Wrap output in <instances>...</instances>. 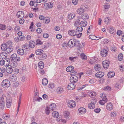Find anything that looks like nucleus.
Here are the masks:
<instances>
[{
    "label": "nucleus",
    "mask_w": 124,
    "mask_h": 124,
    "mask_svg": "<svg viewBox=\"0 0 124 124\" xmlns=\"http://www.w3.org/2000/svg\"><path fill=\"white\" fill-rule=\"evenodd\" d=\"M44 64L42 61L39 62L38 63V66L40 69H42L44 68Z\"/></svg>",
    "instance_id": "obj_38"
},
{
    "label": "nucleus",
    "mask_w": 124,
    "mask_h": 124,
    "mask_svg": "<svg viewBox=\"0 0 124 124\" xmlns=\"http://www.w3.org/2000/svg\"><path fill=\"white\" fill-rule=\"evenodd\" d=\"M43 50L41 49H39L35 51L36 54L39 56L40 55L42 54L43 53Z\"/></svg>",
    "instance_id": "obj_23"
},
{
    "label": "nucleus",
    "mask_w": 124,
    "mask_h": 124,
    "mask_svg": "<svg viewBox=\"0 0 124 124\" xmlns=\"http://www.w3.org/2000/svg\"><path fill=\"white\" fill-rule=\"evenodd\" d=\"M10 59L12 61H16L19 62L21 60L20 58L18 57L16 54H14L11 56Z\"/></svg>",
    "instance_id": "obj_3"
},
{
    "label": "nucleus",
    "mask_w": 124,
    "mask_h": 124,
    "mask_svg": "<svg viewBox=\"0 0 124 124\" xmlns=\"http://www.w3.org/2000/svg\"><path fill=\"white\" fill-rule=\"evenodd\" d=\"M104 96L103 97L102 96V99L101 100H100L99 101V102L100 104L101 105H104V104L107 101V99L106 98V96H105V94H104ZM103 95V94H102V96Z\"/></svg>",
    "instance_id": "obj_6"
},
{
    "label": "nucleus",
    "mask_w": 124,
    "mask_h": 124,
    "mask_svg": "<svg viewBox=\"0 0 124 124\" xmlns=\"http://www.w3.org/2000/svg\"><path fill=\"white\" fill-rule=\"evenodd\" d=\"M12 100L10 98H7L6 101V105L8 108H9L11 104Z\"/></svg>",
    "instance_id": "obj_8"
},
{
    "label": "nucleus",
    "mask_w": 124,
    "mask_h": 124,
    "mask_svg": "<svg viewBox=\"0 0 124 124\" xmlns=\"http://www.w3.org/2000/svg\"><path fill=\"white\" fill-rule=\"evenodd\" d=\"M74 68L72 66H69L67 68L66 70L67 72H70Z\"/></svg>",
    "instance_id": "obj_44"
},
{
    "label": "nucleus",
    "mask_w": 124,
    "mask_h": 124,
    "mask_svg": "<svg viewBox=\"0 0 124 124\" xmlns=\"http://www.w3.org/2000/svg\"><path fill=\"white\" fill-rule=\"evenodd\" d=\"M115 73L114 72H109L108 74V76L109 78H111L114 77Z\"/></svg>",
    "instance_id": "obj_28"
},
{
    "label": "nucleus",
    "mask_w": 124,
    "mask_h": 124,
    "mask_svg": "<svg viewBox=\"0 0 124 124\" xmlns=\"http://www.w3.org/2000/svg\"><path fill=\"white\" fill-rule=\"evenodd\" d=\"M68 106L70 108H73L76 106L75 102L73 100L69 101L68 102Z\"/></svg>",
    "instance_id": "obj_7"
},
{
    "label": "nucleus",
    "mask_w": 124,
    "mask_h": 124,
    "mask_svg": "<svg viewBox=\"0 0 124 124\" xmlns=\"http://www.w3.org/2000/svg\"><path fill=\"white\" fill-rule=\"evenodd\" d=\"M123 55L122 53L120 54L118 56V59L120 61L123 59Z\"/></svg>",
    "instance_id": "obj_51"
},
{
    "label": "nucleus",
    "mask_w": 124,
    "mask_h": 124,
    "mask_svg": "<svg viewBox=\"0 0 124 124\" xmlns=\"http://www.w3.org/2000/svg\"><path fill=\"white\" fill-rule=\"evenodd\" d=\"M24 16V14L23 11H19L16 14L17 17L20 18H22Z\"/></svg>",
    "instance_id": "obj_10"
},
{
    "label": "nucleus",
    "mask_w": 124,
    "mask_h": 124,
    "mask_svg": "<svg viewBox=\"0 0 124 124\" xmlns=\"http://www.w3.org/2000/svg\"><path fill=\"white\" fill-rule=\"evenodd\" d=\"M6 26L2 24H0V29L1 30H4L6 29Z\"/></svg>",
    "instance_id": "obj_50"
},
{
    "label": "nucleus",
    "mask_w": 124,
    "mask_h": 124,
    "mask_svg": "<svg viewBox=\"0 0 124 124\" xmlns=\"http://www.w3.org/2000/svg\"><path fill=\"white\" fill-rule=\"evenodd\" d=\"M18 54L20 55H23L24 53L23 50L22 49H19L17 50Z\"/></svg>",
    "instance_id": "obj_37"
},
{
    "label": "nucleus",
    "mask_w": 124,
    "mask_h": 124,
    "mask_svg": "<svg viewBox=\"0 0 124 124\" xmlns=\"http://www.w3.org/2000/svg\"><path fill=\"white\" fill-rule=\"evenodd\" d=\"M69 35L71 36H74L77 34L73 30L69 31L68 32Z\"/></svg>",
    "instance_id": "obj_21"
},
{
    "label": "nucleus",
    "mask_w": 124,
    "mask_h": 124,
    "mask_svg": "<svg viewBox=\"0 0 124 124\" xmlns=\"http://www.w3.org/2000/svg\"><path fill=\"white\" fill-rule=\"evenodd\" d=\"M69 114V112L68 111H65L64 112V115L66 118L68 117Z\"/></svg>",
    "instance_id": "obj_52"
},
{
    "label": "nucleus",
    "mask_w": 124,
    "mask_h": 124,
    "mask_svg": "<svg viewBox=\"0 0 124 124\" xmlns=\"http://www.w3.org/2000/svg\"><path fill=\"white\" fill-rule=\"evenodd\" d=\"M1 85L2 87L6 88L10 86V83L9 81L6 79L2 82Z\"/></svg>",
    "instance_id": "obj_1"
},
{
    "label": "nucleus",
    "mask_w": 124,
    "mask_h": 124,
    "mask_svg": "<svg viewBox=\"0 0 124 124\" xmlns=\"http://www.w3.org/2000/svg\"><path fill=\"white\" fill-rule=\"evenodd\" d=\"M22 48L24 50H30L29 45L27 44H24L22 46Z\"/></svg>",
    "instance_id": "obj_34"
},
{
    "label": "nucleus",
    "mask_w": 124,
    "mask_h": 124,
    "mask_svg": "<svg viewBox=\"0 0 124 124\" xmlns=\"http://www.w3.org/2000/svg\"><path fill=\"white\" fill-rule=\"evenodd\" d=\"M42 44V42L40 40L37 39L36 41V45H40Z\"/></svg>",
    "instance_id": "obj_56"
},
{
    "label": "nucleus",
    "mask_w": 124,
    "mask_h": 124,
    "mask_svg": "<svg viewBox=\"0 0 124 124\" xmlns=\"http://www.w3.org/2000/svg\"><path fill=\"white\" fill-rule=\"evenodd\" d=\"M109 64V62L108 61L106 60L102 62V65L104 69H107L108 67Z\"/></svg>",
    "instance_id": "obj_13"
},
{
    "label": "nucleus",
    "mask_w": 124,
    "mask_h": 124,
    "mask_svg": "<svg viewBox=\"0 0 124 124\" xmlns=\"http://www.w3.org/2000/svg\"><path fill=\"white\" fill-rule=\"evenodd\" d=\"M89 94L90 96L92 98L94 97L96 95V93L93 91H91Z\"/></svg>",
    "instance_id": "obj_43"
},
{
    "label": "nucleus",
    "mask_w": 124,
    "mask_h": 124,
    "mask_svg": "<svg viewBox=\"0 0 124 124\" xmlns=\"http://www.w3.org/2000/svg\"><path fill=\"white\" fill-rule=\"evenodd\" d=\"M88 107L90 109H93L95 108L94 102L89 103L88 105Z\"/></svg>",
    "instance_id": "obj_18"
},
{
    "label": "nucleus",
    "mask_w": 124,
    "mask_h": 124,
    "mask_svg": "<svg viewBox=\"0 0 124 124\" xmlns=\"http://www.w3.org/2000/svg\"><path fill=\"white\" fill-rule=\"evenodd\" d=\"M78 111L80 114H84L86 112V109L83 107L79 108L78 110Z\"/></svg>",
    "instance_id": "obj_16"
},
{
    "label": "nucleus",
    "mask_w": 124,
    "mask_h": 124,
    "mask_svg": "<svg viewBox=\"0 0 124 124\" xmlns=\"http://www.w3.org/2000/svg\"><path fill=\"white\" fill-rule=\"evenodd\" d=\"M97 62L96 59L93 58H92L89 62V63L91 64H95Z\"/></svg>",
    "instance_id": "obj_26"
},
{
    "label": "nucleus",
    "mask_w": 124,
    "mask_h": 124,
    "mask_svg": "<svg viewBox=\"0 0 124 124\" xmlns=\"http://www.w3.org/2000/svg\"><path fill=\"white\" fill-rule=\"evenodd\" d=\"M75 16V15L74 13H71L69 14L68 16V17L69 19L71 20Z\"/></svg>",
    "instance_id": "obj_39"
},
{
    "label": "nucleus",
    "mask_w": 124,
    "mask_h": 124,
    "mask_svg": "<svg viewBox=\"0 0 124 124\" xmlns=\"http://www.w3.org/2000/svg\"><path fill=\"white\" fill-rule=\"evenodd\" d=\"M7 47V46L5 43H3L1 45V48L3 51H5Z\"/></svg>",
    "instance_id": "obj_25"
},
{
    "label": "nucleus",
    "mask_w": 124,
    "mask_h": 124,
    "mask_svg": "<svg viewBox=\"0 0 124 124\" xmlns=\"http://www.w3.org/2000/svg\"><path fill=\"white\" fill-rule=\"evenodd\" d=\"M104 21L105 23L108 24L110 22V19L108 17H107L104 19Z\"/></svg>",
    "instance_id": "obj_48"
},
{
    "label": "nucleus",
    "mask_w": 124,
    "mask_h": 124,
    "mask_svg": "<svg viewBox=\"0 0 124 124\" xmlns=\"http://www.w3.org/2000/svg\"><path fill=\"white\" fill-rule=\"evenodd\" d=\"M56 92L58 94H61L63 93L64 90L62 87H59L56 89Z\"/></svg>",
    "instance_id": "obj_14"
},
{
    "label": "nucleus",
    "mask_w": 124,
    "mask_h": 124,
    "mask_svg": "<svg viewBox=\"0 0 124 124\" xmlns=\"http://www.w3.org/2000/svg\"><path fill=\"white\" fill-rule=\"evenodd\" d=\"M17 79V77L15 75H13L10 76L9 78V79L12 82H14L16 81Z\"/></svg>",
    "instance_id": "obj_19"
},
{
    "label": "nucleus",
    "mask_w": 124,
    "mask_h": 124,
    "mask_svg": "<svg viewBox=\"0 0 124 124\" xmlns=\"http://www.w3.org/2000/svg\"><path fill=\"white\" fill-rule=\"evenodd\" d=\"M78 79V77L76 76H74L70 77V81L71 83L75 84L77 82Z\"/></svg>",
    "instance_id": "obj_5"
},
{
    "label": "nucleus",
    "mask_w": 124,
    "mask_h": 124,
    "mask_svg": "<svg viewBox=\"0 0 124 124\" xmlns=\"http://www.w3.org/2000/svg\"><path fill=\"white\" fill-rule=\"evenodd\" d=\"M87 84H86L85 85H82L80 87H79L78 88V90H81L82 89L85 87L87 85Z\"/></svg>",
    "instance_id": "obj_60"
},
{
    "label": "nucleus",
    "mask_w": 124,
    "mask_h": 124,
    "mask_svg": "<svg viewBox=\"0 0 124 124\" xmlns=\"http://www.w3.org/2000/svg\"><path fill=\"white\" fill-rule=\"evenodd\" d=\"M12 61V62L11 64V65L10 66H11V67H12L13 68H14L16 67L17 65L18 62H17L16 61Z\"/></svg>",
    "instance_id": "obj_31"
},
{
    "label": "nucleus",
    "mask_w": 124,
    "mask_h": 124,
    "mask_svg": "<svg viewBox=\"0 0 124 124\" xmlns=\"http://www.w3.org/2000/svg\"><path fill=\"white\" fill-rule=\"evenodd\" d=\"M59 115V113L57 112L54 111L52 113V116L55 118H58Z\"/></svg>",
    "instance_id": "obj_29"
},
{
    "label": "nucleus",
    "mask_w": 124,
    "mask_h": 124,
    "mask_svg": "<svg viewBox=\"0 0 124 124\" xmlns=\"http://www.w3.org/2000/svg\"><path fill=\"white\" fill-rule=\"evenodd\" d=\"M13 48L12 47H7L5 50L7 53L9 54L11 52L13 51Z\"/></svg>",
    "instance_id": "obj_33"
},
{
    "label": "nucleus",
    "mask_w": 124,
    "mask_h": 124,
    "mask_svg": "<svg viewBox=\"0 0 124 124\" xmlns=\"http://www.w3.org/2000/svg\"><path fill=\"white\" fill-rule=\"evenodd\" d=\"M46 54L43 52L42 54H41L39 56L38 58L40 60H43L46 59Z\"/></svg>",
    "instance_id": "obj_15"
},
{
    "label": "nucleus",
    "mask_w": 124,
    "mask_h": 124,
    "mask_svg": "<svg viewBox=\"0 0 124 124\" xmlns=\"http://www.w3.org/2000/svg\"><path fill=\"white\" fill-rule=\"evenodd\" d=\"M2 117L4 120H7L10 118V115L7 113H4L2 115Z\"/></svg>",
    "instance_id": "obj_20"
},
{
    "label": "nucleus",
    "mask_w": 124,
    "mask_h": 124,
    "mask_svg": "<svg viewBox=\"0 0 124 124\" xmlns=\"http://www.w3.org/2000/svg\"><path fill=\"white\" fill-rule=\"evenodd\" d=\"M104 8L106 9H108L110 7L109 5L108 4H105L104 5Z\"/></svg>",
    "instance_id": "obj_59"
},
{
    "label": "nucleus",
    "mask_w": 124,
    "mask_h": 124,
    "mask_svg": "<svg viewBox=\"0 0 124 124\" xmlns=\"http://www.w3.org/2000/svg\"><path fill=\"white\" fill-rule=\"evenodd\" d=\"M111 50L112 51L115 52L116 51V47L112 45L111 47Z\"/></svg>",
    "instance_id": "obj_58"
},
{
    "label": "nucleus",
    "mask_w": 124,
    "mask_h": 124,
    "mask_svg": "<svg viewBox=\"0 0 124 124\" xmlns=\"http://www.w3.org/2000/svg\"><path fill=\"white\" fill-rule=\"evenodd\" d=\"M75 86L76 85L74 83H71L69 84L67 87L69 90H72L75 88Z\"/></svg>",
    "instance_id": "obj_11"
},
{
    "label": "nucleus",
    "mask_w": 124,
    "mask_h": 124,
    "mask_svg": "<svg viewBox=\"0 0 124 124\" xmlns=\"http://www.w3.org/2000/svg\"><path fill=\"white\" fill-rule=\"evenodd\" d=\"M35 42L33 41L30 40L29 42V47L32 48L34 47L35 46Z\"/></svg>",
    "instance_id": "obj_22"
},
{
    "label": "nucleus",
    "mask_w": 124,
    "mask_h": 124,
    "mask_svg": "<svg viewBox=\"0 0 124 124\" xmlns=\"http://www.w3.org/2000/svg\"><path fill=\"white\" fill-rule=\"evenodd\" d=\"M108 51L107 50L105 49H103L101 51V54L103 57H105L107 56L108 54Z\"/></svg>",
    "instance_id": "obj_9"
},
{
    "label": "nucleus",
    "mask_w": 124,
    "mask_h": 124,
    "mask_svg": "<svg viewBox=\"0 0 124 124\" xmlns=\"http://www.w3.org/2000/svg\"><path fill=\"white\" fill-rule=\"evenodd\" d=\"M84 9L83 8H78L77 10V13L80 15H81L84 12Z\"/></svg>",
    "instance_id": "obj_30"
},
{
    "label": "nucleus",
    "mask_w": 124,
    "mask_h": 124,
    "mask_svg": "<svg viewBox=\"0 0 124 124\" xmlns=\"http://www.w3.org/2000/svg\"><path fill=\"white\" fill-rule=\"evenodd\" d=\"M83 30V28L81 27H78L77 28L76 31V32H80Z\"/></svg>",
    "instance_id": "obj_47"
},
{
    "label": "nucleus",
    "mask_w": 124,
    "mask_h": 124,
    "mask_svg": "<svg viewBox=\"0 0 124 124\" xmlns=\"http://www.w3.org/2000/svg\"><path fill=\"white\" fill-rule=\"evenodd\" d=\"M89 39L92 40L96 39V38L97 37L93 35H90L89 36Z\"/></svg>",
    "instance_id": "obj_53"
},
{
    "label": "nucleus",
    "mask_w": 124,
    "mask_h": 124,
    "mask_svg": "<svg viewBox=\"0 0 124 124\" xmlns=\"http://www.w3.org/2000/svg\"><path fill=\"white\" fill-rule=\"evenodd\" d=\"M109 31L110 33L112 34H114L116 31V30L114 29L112 27H111L110 28Z\"/></svg>",
    "instance_id": "obj_36"
},
{
    "label": "nucleus",
    "mask_w": 124,
    "mask_h": 124,
    "mask_svg": "<svg viewBox=\"0 0 124 124\" xmlns=\"http://www.w3.org/2000/svg\"><path fill=\"white\" fill-rule=\"evenodd\" d=\"M111 89L110 87L109 86H107L103 88V90L105 91L110 90Z\"/></svg>",
    "instance_id": "obj_54"
},
{
    "label": "nucleus",
    "mask_w": 124,
    "mask_h": 124,
    "mask_svg": "<svg viewBox=\"0 0 124 124\" xmlns=\"http://www.w3.org/2000/svg\"><path fill=\"white\" fill-rule=\"evenodd\" d=\"M77 57H70L69 59L70 61L74 62V60Z\"/></svg>",
    "instance_id": "obj_61"
},
{
    "label": "nucleus",
    "mask_w": 124,
    "mask_h": 124,
    "mask_svg": "<svg viewBox=\"0 0 124 124\" xmlns=\"http://www.w3.org/2000/svg\"><path fill=\"white\" fill-rule=\"evenodd\" d=\"M101 68V66L99 64H96L94 66V69L96 70L99 71L100 70Z\"/></svg>",
    "instance_id": "obj_32"
},
{
    "label": "nucleus",
    "mask_w": 124,
    "mask_h": 124,
    "mask_svg": "<svg viewBox=\"0 0 124 124\" xmlns=\"http://www.w3.org/2000/svg\"><path fill=\"white\" fill-rule=\"evenodd\" d=\"M56 104L54 103L51 104L49 108L53 111L55 109Z\"/></svg>",
    "instance_id": "obj_41"
},
{
    "label": "nucleus",
    "mask_w": 124,
    "mask_h": 124,
    "mask_svg": "<svg viewBox=\"0 0 124 124\" xmlns=\"http://www.w3.org/2000/svg\"><path fill=\"white\" fill-rule=\"evenodd\" d=\"M19 85V82L17 81L15 82L14 84H13V86H14L15 87H16L18 86Z\"/></svg>",
    "instance_id": "obj_64"
},
{
    "label": "nucleus",
    "mask_w": 124,
    "mask_h": 124,
    "mask_svg": "<svg viewBox=\"0 0 124 124\" xmlns=\"http://www.w3.org/2000/svg\"><path fill=\"white\" fill-rule=\"evenodd\" d=\"M87 24V23L85 21H82L80 23V26L82 27H85L86 26Z\"/></svg>",
    "instance_id": "obj_35"
},
{
    "label": "nucleus",
    "mask_w": 124,
    "mask_h": 124,
    "mask_svg": "<svg viewBox=\"0 0 124 124\" xmlns=\"http://www.w3.org/2000/svg\"><path fill=\"white\" fill-rule=\"evenodd\" d=\"M45 112L46 114L47 115H49L50 113V111L48 106L46 107L45 109Z\"/></svg>",
    "instance_id": "obj_55"
},
{
    "label": "nucleus",
    "mask_w": 124,
    "mask_h": 124,
    "mask_svg": "<svg viewBox=\"0 0 124 124\" xmlns=\"http://www.w3.org/2000/svg\"><path fill=\"white\" fill-rule=\"evenodd\" d=\"M5 106V100L2 97H0V109L2 110Z\"/></svg>",
    "instance_id": "obj_4"
},
{
    "label": "nucleus",
    "mask_w": 124,
    "mask_h": 124,
    "mask_svg": "<svg viewBox=\"0 0 124 124\" xmlns=\"http://www.w3.org/2000/svg\"><path fill=\"white\" fill-rule=\"evenodd\" d=\"M89 16L87 14H85L82 16V19L84 20H86L88 19Z\"/></svg>",
    "instance_id": "obj_42"
},
{
    "label": "nucleus",
    "mask_w": 124,
    "mask_h": 124,
    "mask_svg": "<svg viewBox=\"0 0 124 124\" xmlns=\"http://www.w3.org/2000/svg\"><path fill=\"white\" fill-rule=\"evenodd\" d=\"M78 43V41H77L75 39H71L69 41L68 43V45L70 47H73L76 45Z\"/></svg>",
    "instance_id": "obj_2"
},
{
    "label": "nucleus",
    "mask_w": 124,
    "mask_h": 124,
    "mask_svg": "<svg viewBox=\"0 0 124 124\" xmlns=\"http://www.w3.org/2000/svg\"><path fill=\"white\" fill-rule=\"evenodd\" d=\"M116 115H117V113L115 111H114L111 113V116L113 117H115Z\"/></svg>",
    "instance_id": "obj_63"
},
{
    "label": "nucleus",
    "mask_w": 124,
    "mask_h": 124,
    "mask_svg": "<svg viewBox=\"0 0 124 124\" xmlns=\"http://www.w3.org/2000/svg\"><path fill=\"white\" fill-rule=\"evenodd\" d=\"M104 74V72L101 71H99L95 74V76L97 78H101L103 77Z\"/></svg>",
    "instance_id": "obj_12"
},
{
    "label": "nucleus",
    "mask_w": 124,
    "mask_h": 124,
    "mask_svg": "<svg viewBox=\"0 0 124 124\" xmlns=\"http://www.w3.org/2000/svg\"><path fill=\"white\" fill-rule=\"evenodd\" d=\"M6 70L7 73L10 74H11L13 72V69L10 66L7 67Z\"/></svg>",
    "instance_id": "obj_24"
},
{
    "label": "nucleus",
    "mask_w": 124,
    "mask_h": 124,
    "mask_svg": "<svg viewBox=\"0 0 124 124\" xmlns=\"http://www.w3.org/2000/svg\"><path fill=\"white\" fill-rule=\"evenodd\" d=\"M80 56L82 59L86 60L87 59V56L84 53L81 54L80 55Z\"/></svg>",
    "instance_id": "obj_49"
},
{
    "label": "nucleus",
    "mask_w": 124,
    "mask_h": 124,
    "mask_svg": "<svg viewBox=\"0 0 124 124\" xmlns=\"http://www.w3.org/2000/svg\"><path fill=\"white\" fill-rule=\"evenodd\" d=\"M4 62H5L4 63L5 64H4V65L5 66L7 67L8 66H10V65H9L10 62V60L9 59H5L4 60Z\"/></svg>",
    "instance_id": "obj_27"
},
{
    "label": "nucleus",
    "mask_w": 124,
    "mask_h": 124,
    "mask_svg": "<svg viewBox=\"0 0 124 124\" xmlns=\"http://www.w3.org/2000/svg\"><path fill=\"white\" fill-rule=\"evenodd\" d=\"M106 107L107 109L109 110H111L113 108L112 104L111 102H109L107 103Z\"/></svg>",
    "instance_id": "obj_17"
},
{
    "label": "nucleus",
    "mask_w": 124,
    "mask_h": 124,
    "mask_svg": "<svg viewBox=\"0 0 124 124\" xmlns=\"http://www.w3.org/2000/svg\"><path fill=\"white\" fill-rule=\"evenodd\" d=\"M48 80L46 78H43L42 81V83L44 85H46L48 83Z\"/></svg>",
    "instance_id": "obj_40"
},
{
    "label": "nucleus",
    "mask_w": 124,
    "mask_h": 124,
    "mask_svg": "<svg viewBox=\"0 0 124 124\" xmlns=\"http://www.w3.org/2000/svg\"><path fill=\"white\" fill-rule=\"evenodd\" d=\"M48 87L50 88H53L54 87V84L52 83L49 84L48 85Z\"/></svg>",
    "instance_id": "obj_62"
},
{
    "label": "nucleus",
    "mask_w": 124,
    "mask_h": 124,
    "mask_svg": "<svg viewBox=\"0 0 124 124\" xmlns=\"http://www.w3.org/2000/svg\"><path fill=\"white\" fill-rule=\"evenodd\" d=\"M7 55V54L5 52H3L1 53L0 54V56H1V58L6 57Z\"/></svg>",
    "instance_id": "obj_45"
},
{
    "label": "nucleus",
    "mask_w": 124,
    "mask_h": 124,
    "mask_svg": "<svg viewBox=\"0 0 124 124\" xmlns=\"http://www.w3.org/2000/svg\"><path fill=\"white\" fill-rule=\"evenodd\" d=\"M27 80V78L26 76H23L22 78L21 79V81L22 82H25Z\"/></svg>",
    "instance_id": "obj_57"
},
{
    "label": "nucleus",
    "mask_w": 124,
    "mask_h": 124,
    "mask_svg": "<svg viewBox=\"0 0 124 124\" xmlns=\"http://www.w3.org/2000/svg\"><path fill=\"white\" fill-rule=\"evenodd\" d=\"M7 47H12V42L11 41H8L6 43Z\"/></svg>",
    "instance_id": "obj_46"
}]
</instances>
